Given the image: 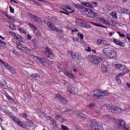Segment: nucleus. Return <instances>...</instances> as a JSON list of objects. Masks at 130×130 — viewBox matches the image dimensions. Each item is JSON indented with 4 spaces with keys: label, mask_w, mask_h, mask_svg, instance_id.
<instances>
[{
    "label": "nucleus",
    "mask_w": 130,
    "mask_h": 130,
    "mask_svg": "<svg viewBox=\"0 0 130 130\" xmlns=\"http://www.w3.org/2000/svg\"><path fill=\"white\" fill-rule=\"evenodd\" d=\"M103 53L110 58H116L117 52L112 48H104L103 49Z\"/></svg>",
    "instance_id": "f257e3e1"
},
{
    "label": "nucleus",
    "mask_w": 130,
    "mask_h": 130,
    "mask_svg": "<svg viewBox=\"0 0 130 130\" xmlns=\"http://www.w3.org/2000/svg\"><path fill=\"white\" fill-rule=\"evenodd\" d=\"M107 108L108 110L110 111V112L112 113H117L118 114H120V113H122V112H124L123 111V109H121V108L113 106L111 104H109L107 105Z\"/></svg>",
    "instance_id": "f03ea898"
},
{
    "label": "nucleus",
    "mask_w": 130,
    "mask_h": 130,
    "mask_svg": "<svg viewBox=\"0 0 130 130\" xmlns=\"http://www.w3.org/2000/svg\"><path fill=\"white\" fill-rule=\"evenodd\" d=\"M88 59L90 61L95 64L96 67H100L101 61H102L103 58L102 57H98L97 56H89Z\"/></svg>",
    "instance_id": "7ed1b4c3"
},
{
    "label": "nucleus",
    "mask_w": 130,
    "mask_h": 130,
    "mask_svg": "<svg viewBox=\"0 0 130 130\" xmlns=\"http://www.w3.org/2000/svg\"><path fill=\"white\" fill-rule=\"evenodd\" d=\"M34 59L36 60V61H39V62H40L42 64L45 66V67H47V66H49L52 63V61H50L46 58H40L37 56L34 57Z\"/></svg>",
    "instance_id": "20e7f679"
},
{
    "label": "nucleus",
    "mask_w": 130,
    "mask_h": 130,
    "mask_svg": "<svg viewBox=\"0 0 130 130\" xmlns=\"http://www.w3.org/2000/svg\"><path fill=\"white\" fill-rule=\"evenodd\" d=\"M118 127L120 129L130 130V127H126V123L122 119L118 120Z\"/></svg>",
    "instance_id": "39448f33"
},
{
    "label": "nucleus",
    "mask_w": 130,
    "mask_h": 130,
    "mask_svg": "<svg viewBox=\"0 0 130 130\" xmlns=\"http://www.w3.org/2000/svg\"><path fill=\"white\" fill-rule=\"evenodd\" d=\"M47 26L49 28V29H50L52 31H55L56 32H58L59 33H63V29L57 27L52 22H48L47 23Z\"/></svg>",
    "instance_id": "423d86ee"
},
{
    "label": "nucleus",
    "mask_w": 130,
    "mask_h": 130,
    "mask_svg": "<svg viewBox=\"0 0 130 130\" xmlns=\"http://www.w3.org/2000/svg\"><path fill=\"white\" fill-rule=\"evenodd\" d=\"M93 95L95 97H102V96H107L108 92L107 91H103L101 90H95L93 92Z\"/></svg>",
    "instance_id": "0eeeda50"
},
{
    "label": "nucleus",
    "mask_w": 130,
    "mask_h": 130,
    "mask_svg": "<svg viewBox=\"0 0 130 130\" xmlns=\"http://www.w3.org/2000/svg\"><path fill=\"white\" fill-rule=\"evenodd\" d=\"M17 47L18 49H19L20 50L22 51V52H23L24 53H26V54H28V53H29V52L31 51L30 49L24 46V45L21 43H19L18 45H17Z\"/></svg>",
    "instance_id": "6e6552de"
},
{
    "label": "nucleus",
    "mask_w": 130,
    "mask_h": 130,
    "mask_svg": "<svg viewBox=\"0 0 130 130\" xmlns=\"http://www.w3.org/2000/svg\"><path fill=\"white\" fill-rule=\"evenodd\" d=\"M115 68L124 73H128L129 72V70H127L125 65L118 63L115 64Z\"/></svg>",
    "instance_id": "1a4fd4ad"
},
{
    "label": "nucleus",
    "mask_w": 130,
    "mask_h": 130,
    "mask_svg": "<svg viewBox=\"0 0 130 130\" xmlns=\"http://www.w3.org/2000/svg\"><path fill=\"white\" fill-rule=\"evenodd\" d=\"M91 130H104L103 126L98 125L96 123L92 122L91 124Z\"/></svg>",
    "instance_id": "9d476101"
},
{
    "label": "nucleus",
    "mask_w": 130,
    "mask_h": 130,
    "mask_svg": "<svg viewBox=\"0 0 130 130\" xmlns=\"http://www.w3.org/2000/svg\"><path fill=\"white\" fill-rule=\"evenodd\" d=\"M68 55H71L74 59H76V60H80L81 58H82L81 55H80L79 53H75L73 54V52H68Z\"/></svg>",
    "instance_id": "9b49d317"
},
{
    "label": "nucleus",
    "mask_w": 130,
    "mask_h": 130,
    "mask_svg": "<svg viewBox=\"0 0 130 130\" xmlns=\"http://www.w3.org/2000/svg\"><path fill=\"white\" fill-rule=\"evenodd\" d=\"M29 17L30 18H31V19L34 20L35 22H37V23H38L39 24H41L42 23V21H41V18L37 17L36 15L30 14Z\"/></svg>",
    "instance_id": "f8f14e48"
},
{
    "label": "nucleus",
    "mask_w": 130,
    "mask_h": 130,
    "mask_svg": "<svg viewBox=\"0 0 130 130\" xmlns=\"http://www.w3.org/2000/svg\"><path fill=\"white\" fill-rule=\"evenodd\" d=\"M4 66L6 69H7V70L9 71V72H10V73H11V74H17V72L16 71V70H15L14 68L12 67V66H10V64H8V63H6L4 65Z\"/></svg>",
    "instance_id": "ddd939ff"
},
{
    "label": "nucleus",
    "mask_w": 130,
    "mask_h": 130,
    "mask_svg": "<svg viewBox=\"0 0 130 130\" xmlns=\"http://www.w3.org/2000/svg\"><path fill=\"white\" fill-rule=\"evenodd\" d=\"M45 55L47 57H50L51 58H53L54 57V55L52 53V52L48 48H46V52L45 53Z\"/></svg>",
    "instance_id": "4468645a"
},
{
    "label": "nucleus",
    "mask_w": 130,
    "mask_h": 130,
    "mask_svg": "<svg viewBox=\"0 0 130 130\" xmlns=\"http://www.w3.org/2000/svg\"><path fill=\"white\" fill-rule=\"evenodd\" d=\"M56 98L59 100V101L61 102V103H63V104H67V103H68V101H67L66 99L63 98V97H62L60 94H56Z\"/></svg>",
    "instance_id": "2eb2a0df"
},
{
    "label": "nucleus",
    "mask_w": 130,
    "mask_h": 130,
    "mask_svg": "<svg viewBox=\"0 0 130 130\" xmlns=\"http://www.w3.org/2000/svg\"><path fill=\"white\" fill-rule=\"evenodd\" d=\"M87 17H89L90 18H94V17H96L97 16V13L94 12L93 10L88 9L87 13Z\"/></svg>",
    "instance_id": "dca6fc26"
},
{
    "label": "nucleus",
    "mask_w": 130,
    "mask_h": 130,
    "mask_svg": "<svg viewBox=\"0 0 130 130\" xmlns=\"http://www.w3.org/2000/svg\"><path fill=\"white\" fill-rule=\"evenodd\" d=\"M12 34L14 36L15 39H16L18 41H20V42H24V38H23L21 36L17 35L15 32H12Z\"/></svg>",
    "instance_id": "f3484780"
},
{
    "label": "nucleus",
    "mask_w": 130,
    "mask_h": 130,
    "mask_svg": "<svg viewBox=\"0 0 130 130\" xmlns=\"http://www.w3.org/2000/svg\"><path fill=\"white\" fill-rule=\"evenodd\" d=\"M113 40L114 43H115V44H116V45H119V46H121V47H124V46H125L124 43L120 41L119 40L114 38Z\"/></svg>",
    "instance_id": "a211bd4d"
},
{
    "label": "nucleus",
    "mask_w": 130,
    "mask_h": 130,
    "mask_svg": "<svg viewBox=\"0 0 130 130\" xmlns=\"http://www.w3.org/2000/svg\"><path fill=\"white\" fill-rule=\"evenodd\" d=\"M47 119H50L51 121H52L53 125V129H56L57 128V125H56V121L54 120L51 117H49V116H46Z\"/></svg>",
    "instance_id": "6ab92c4d"
},
{
    "label": "nucleus",
    "mask_w": 130,
    "mask_h": 130,
    "mask_svg": "<svg viewBox=\"0 0 130 130\" xmlns=\"http://www.w3.org/2000/svg\"><path fill=\"white\" fill-rule=\"evenodd\" d=\"M67 91L69 93V94H73V93L75 92V87L72 86V85L69 84L68 86Z\"/></svg>",
    "instance_id": "aec40b11"
},
{
    "label": "nucleus",
    "mask_w": 130,
    "mask_h": 130,
    "mask_svg": "<svg viewBox=\"0 0 130 130\" xmlns=\"http://www.w3.org/2000/svg\"><path fill=\"white\" fill-rule=\"evenodd\" d=\"M102 22H103L105 24H106L107 25H112L115 22L113 20H110L109 21L105 20V19L101 18L100 19Z\"/></svg>",
    "instance_id": "412c9836"
},
{
    "label": "nucleus",
    "mask_w": 130,
    "mask_h": 130,
    "mask_svg": "<svg viewBox=\"0 0 130 130\" xmlns=\"http://www.w3.org/2000/svg\"><path fill=\"white\" fill-rule=\"evenodd\" d=\"M76 22L78 26H83V25L85 24V21H84V20L81 18L77 19Z\"/></svg>",
    "instance_id": "4be33fe9"
},
{
    "label": "nucleus",
    "mask_w": 130,
    "mask_h": 130,
    "mask_svg": "<svg viewBox=\"0 0 130 130\" xmlns=\"http://www.w3.org/2000/svg\"><path fill=\"white\" fill-rule=\"evenodd\" d=\"M31 43L35 48H38L39 45H38V42L36 39H33L31 41Z\"/></svg>",
    "instance_id": "5701e85b"
},
{
    "label": "nucleus",
    "mask_w": 130,
    "mask_h": 130,
    "mask_svg": "<svg viewBox=\"0 0 130 130\" xmlns=\"http://www.w3.org/2000/svg\"><path fill=\"white\" fill-rule=\"evenodd\" d=\"M88 10H89V9H87L82 6H81V7L80 9V11L81 13H82V14H84L85 15H87Z\"/></svg>",
    "instance_id": "b1692460"
},
{
    "label": "nucleus",
    "mask_w": 130,
    "mask_h": 130,
    "mask_svg": "<svg viewBox=\"0 0 130 130\" xmlns=\"http://www.w3.org/2000/svg\"><path fill=\"white\" fill-rule=\"evenodd\" d=\"M64 74L67 77L69 78V79H75V75H74L73 73L64 72Z\"/></svg>",
    "instance_id": "393cba45"
},
{
    "label": "nucleus",
    "mask_w": 130,
    "mask_h": 130,
    "mask_svg": "<svg viewBox=\"0 0 130 130\" xmlns=\"http://www.w3.org/2000/svg\"><path fill=\"white\" fill-rule=\"evenodd\" d=\"M17 124H18L19 126H21L23 128H26V127H27V125H26L25 124H24V123H23V122L21 121L20 120L17 122Z\"/></svg>",
    "instance_id": "a878e982"
},
{
    "label": "nucleus",
    "mask_w": 130,
    "mask_h": 130,
    "mask_svg": "<svg viewBox=\"0 0 130 130\" xmlns=\"http://www.w3.org/2000/svg\"><path fill=\"white\" fill-rule=\"evenodd\" d=\"M82 6H85V7H87L88 8H91V9H93V5L88 3L87 2H82Z\"/></svg>",
    "instance_id": "bb28decb"
},
{
    "label": "nucleus",
    "mask_w": 130,
    "mask_h": 130,
    "mask_svg": "<svg viewBox=\"0 0 130 130\" xmlns=\"http://www.w3.org/2000/svg\"><path fill=\"white\" fill-rule=\"evenodd\" d=\"M101 70L103 73H106L107 72V67L105 64H102L101 66Z\"/></svg>",
    "instance_id": "cd10ccee"
},
{
    "label": "nucleus",
    "mask_w": 130,
    "mask_h": 130,
    "mask_svg": "<svg viewBox=\"0 0 130 130\" xmlns=\"http://www.w3.org/2000/svg\"><path fill=\"white\" fill-rule=\"evenodd\" d=\"M125 108L123 109L124 112H128L130 111V104L125 106Z\"/></svg>",
    "instance_id": "c85d7f7f"
},
{
    "label": "nucleus",
    "mask_w": 130,
    "mask_h": 130,
    "mask_svg": "<svg viewBox=\"0 0 130 130\" xmlns=\"http://www.w3.org/2000/svg\"><path fill=\"white\" fill-rule=\"evenodd\" d=\"M31 78H34V79H37V78H39V75L37 74H31L30 75Z\"/></svg>",
    "instance_id": "c756f323"
},
{
    "label": "nucleus",
    "mask_w": 130,
    "mask_h": 130,
    "mask_svg": "<svg viewBox=\"0 0 130 130\" xmlns=\"http://www.w3.org/2000/svg\"><path fill=\"white\" fill-rule=\"evenodd\" d=\"M12 119L13 120V121H15V122H16V123H18V121L20 120L18 118L15 116H12Z\"/></svg>",
    "instance_id": "7c9ffc66"
},
{
    "label": "nucleus",
    "mask_w": 130,
    "mask_h": 130,
    "mask_svg": "<svg viewBox=\"0 0 130 130\" xmlns=\"http://www.w3.org/2000/svg\"><path fill=\"white\" fill-rule=\"evenodd\" d=\"M102 44H103V45H104L105 46H110V44H108V43H107V41H103Z\"/></svg>",
    "instance_id": "2f4dec72"
},
{
    "label": "nucleus",
    "mask_w": 130,
    "mask_h": 130,
    "mask_svg": "<svg viewBox=\"0 0 130 130\" xmlns=\"http://www.w3.org/2000/svg\"><path fill=\"white\" fill-rule=\"evenodd\" d=\"M105 118L106 119H108V120H111V119H113L112 117L107 115H105Z\"/></svg>",
    "instance_id": "473e14b6"
},
{
    "label": "nucleus",
    "mask_w": 130,
    "mask_h": 130,
    "mask_svg": "<svg viewBox=\"0 0 130 130\" xmlns=\"http://www.w3.org/2000/svg\"><path fill=\"white\" fill-rule=\"evenodd\" d=\"M27 126H32L33 125V122L28 121L26 123Z\"/></svg>",
    "instance_id": "72a5a7b5"
},
{
    "label": "nucleus",
    "mask_w": 130,
    "mask_h": 130,
    "mask_svg": "<svg viewBox=\"0 0 130 130\" xmlns=\"http://www.w3.org/2000/svg\"><path fill=\"white\" fill-rule=\"evenodd\" d=\"M9 28L12 30H16V26L13 24L9 25Z\"/></svg>",
    "instance_id": "f704fd0d"
},
{
    "label": "nucleus",
    "mask_w": 130,
    "mask_h": 130,
    "mask_svg": "<svg viewBox=\"0 0 130 130\" xmlns=\"http://www.w3.org/2000/svg\"><path fill=\"white\" fill-rule=\"evenodd\" d=\"M77 35L78 37H79V38H80L82 40L84 39V35L78 33Z\"/></svg>",
    "instance_id": "c9c22d12"
},
{
    "label": "nucleus",
    "mask_w": 130,
    "mask_h": 130,
    "mask_svg": "<svg viewBox=\"0 0 130 130\" xmlns=\"http://www.w3.org/2000/svg\"><path fill=\"white\" fill-rule=\"evenodd\" d=\"M90 23H91V24H92V25L97 26V27H101L102 28H103V25H102V24H99L95 23L93 22H90Z\"/></svg>",
    "instance_id": "e433bc0d"
},
{
    "label": "nucleus",
    "mask_w": 130,
    "mask_h": 130,
    "mask_svg": "<svg viewBox=\"0 0 130 130\" xmlns=\"http://www.w3.org/2000/svg\"><path fill=\"white\" fill-rule=\"evenodd\" d=\"M117 34L120 36V37H123V38H124L125 37V35L124 34H122L120 33L119 31H117Z\"/></svg>",
    "instance_id": "4c0bfd02"
},
{
    "label": "nucleus",
    "mask_w": 130,
    "mask_h": 130,
    "mask_svg": "<svg viewBox=\"0 0 130 130\" xmlns=\"http://www.w3.org/2000/svg\"><path fill=\"white\" fill-rule=\"evenodd\" d=\"M61 128H62L63 130H70V129H69V128L68 127V126H64V125H62L61 126Z\"/></svg>",
    "instance_id": "58836bf2"
},
{
    "label": "nucleus",
    "mask_w": 130,
    "mask_h": 130,
    "mask_svg": "<svg viewBox=\"0 0 130 130\" xmlns=\"http://www.w3.org/2000/svg\"><path fill=\"white\" fill-rule=\"evenodd\" d=\"M8 19L11 21V22H15V18L11 16H9V17H8Z\"/></svg>",
    "instance_id": "ea45409f"
},
{
    "label": "nucleus",
    "mask_w": 130,
    "mask_h": 130,
    "mask_svg": "<svg viewBox=\"0 0 130 130\" xmlns=\"http://www.w3.org/2000/svg\"><path fill=\"white\" fill-rule=\"evenodd\" d=\"M9 8H10V11L11 13H12V14H14L15 13V9H14V8H13L12 6H10Z\"/></svg>",
    "instance_id": "a19ab883"
},
{
    "label": "nucleus",
    "mask_w": 130,
    "mask_h": 130,
    "mask_svg": "<svg viewBox=\"0 0 130 130\" xmlns=\"http://www.w3.org/2000/svg\"><path fill=\"white\" fill-rule=\"evenodd\" d=\"M126 74V72H123L122 73H120L119 75H117V78H119V77H121V76H123L124 75H125Z\"/></svg>",
    "instance_id": "79ce46f5"
},
{
    "label": "nucleus",
    "mask_w": 130,
    "mask_h": 130,
    "mask_svg": "<svg viewBox=\"0 0 130 130\" xmlns=\"http://www.w3.org/2000/svg\"><path fill=\"white\" fill-rule=\"evenodd\" d=\"M74 6L75 8H76L77 9H81L82 6L81 5H78V4H74Z\"/></svg>",
    "instance_id": "37998d69"
},
{
    "label": "nucleus",
    "mask_w": 130,
    "mask_h": 130,
    "mask_svg": "<svg viewBox=\"0 0 130 130\" xmlns=\"http://www.w3.org/2000/svg\"><path fill=\"white\" fill-rule=\"evenodd\" d=\"M116 82L118 83V84H121V80L120 79H119V77H116Z\"/></svg>",
    "instance_id": "c03bdc74"
},
{
    "label": "nucleus",
    "mask_w": 130,
    "mask_h": 130,
    "mask_svg": "<svg viewBox=\"0 0 130 130\" xmlns=\"http://www.w3.org/2000/svg\"><path fill=\"white\" fill-rule=\"evenodd\" d=\"M55 119H61V120H63V118L60 117V116L56 115L55 116Z\"/></svg>",
    "instance_id": "a18cd8bd"
},
{
    "label": "nucleus",
    "mask_w": 130,
    "mask_h": 130,
    "mask_svg": "<svg viewBox=\"0 0 130 130\" xmlns=\"http://www.w3.org/2000/svg\"><path fill=\"white\" fill-rule=\"evenodd\" d=\"M111 15L113 18H116V13L112 12L111 13Z\"/></svg>",
    "instance_id": "49530a36"
},
{
    "label": "nucleus",
    "mask_w": 130,
    "mask_h": 130,
    "mask_svg": "<svg viewBox=\"0 0 130 130\" xmlns=\"http://www.w3.org/2000/svg\"><path fill=\"white\" fill-rule=\"evenodd\" d=\"M2 83L1 84L3 85V86H6V85H7V82H6V80H3L2 81Z\"/></svg>",
    "instance_id": "de8ad7c7"
},
{
    "label": "nucleus",
    "mask_w": 130,
    "mask_h": 130,
    "mask_svg": "<svg viewBox=\"0 0 130 130\" xmlns=\"http://www.w3.org/2000/svg\"><path fill=\"white\" fill-rule=\"evenodd\" d=\"M21 117H23V118H26V117H27V114H21Z\"/></svg>",
    "instance_id": "09e8293b"
},
{
    "label": "nucleus",
    "mask_w": 130,
    "mask_h": 130,
    "mask_svg": "<svg viewBox=\"0 0 130 130\" xmlns=\"http://www.w3.org/2000/svg\"><path fill=\"white\" fill-rule=\"evenodd\" d=\"M35 33H36V35L38 37H40L41 36V32H36V31H35Z\"/></svg>",
    "instance_id": "8fccbe9b"
},
{
    "label": "nucleus",
    "mask_w": 130,
    "mask_h": 130,
    "mask_svg": "<svg viewBox=\"0 0 130 130\" xmlns=\"http://www.w3.org/2000/svg\"><path fill=\"white\" fill-rule=\"evenodd\" d=\"M125 14H127V15H130V9H126V12Z\"/></svg>",
    "instance_id": "3c124183"
},
{
    "label": "nucleus",
    "mask_w": 130,
    "mask_h": 130,
    "mask_svg": "<svg viewBox=\"0 0 130 130\" xmlns=\"http://www.w3.org/2000/svg\"><path fill=\"white\" fill-rule=\"evenodd\" d=\"M27 38L28 40H31V39H32V37L30 36V35L28 34L27 35Z\"/></svg>",
    "instance_id": "603ef678"
},
{
    "label": "nucleus",
    "mask_w": 130,
    "mask_h": 130,
    "mask_svg": "<svg viewBox=\"0 0 130 130\" xmlns=\"http://www.w3.org/2000/svg\"><path fill=\"white\" fill-rule=\"evenodd\" d=\"M19 31H20L21 33H26V32H25V30H24V29H22V28H18Z\"/></svg>",
    "instance_id": "864d4df0"
},
{
    "label": "nucleus",
    "mask_w": 130,
    "mask_h": 130,
    "mask_svg": "<svg viewBox=\"0 0 130 130\" xmlns=\"http://www.w3.org/2000/svg\"><path fill=\"white\" fill-rule=\"evenodd\" d=\"M95 106V105L94 104H90L89 105V108H93Z\"/></svg>",
    "instance_id": "5fc2aeb1"
},
{
    "label": "nucleus",
    "mask_w": 130,
    "mask_h": 130,
    "mask_svg": "<svg viewBox=\"0 0 130 130\" xmlns=\"http://www.w3.org/2000/svg\"><path fill=\"white\" fill-rule=\"evenodd\" d=\"M103 41H102V40H98V41H97V43L98 44H102V42H103Z\"/></svg>",
    "instance_id": "6e6d98bb"
},
{
    "label": "nucleus",
    "mask_w": 130,
    "mask_h": 130,
    "mask_svg": "<svg viewBox=\"0 0 130 130\" xmlns=\"http://www.w3.org/2000/svg\"><path fill=\"white\" fill-rule=\"evenodd\" d=\"M125 12H126V9L125 8L122 9V13L123 14H125Z\"/></svg>",
    "instance_id": "4d7b16f0"
},
{
    "label": "nucleus",
    "mask_w": 130,
    "mask_h": 130,
    "mask_svg": "<svg viewBox=\"0 0 130 130\" xmlns=\"http://www.w3.org/2000/svg\"><path fill=\"white\" fill-rule=\"evenodd\" d=\"M72 39H73V40H74V41H78V40H79V39L76 38V37H73L72 38Z\"/></svg>",
    "instance_id": "13d9d810"
},
{
    "label": "nucleus",
    "mask_w": 130,
    "mask_h": 130,
    "mask_svg": "<svg viewBox=\"0 0 130 130\" xmlns=\"http://www.w3.org/2000/svg\"><path fill=\"white\" fill-rule=\"evenodd\" d=\"M11 109H12V110H14V111H18V109H17V108H15L14 107H11Z\"/></svg>",
    "instance_id": "bf43d9fd"
},
{
    "label": "nucleus",
    "mask_w": 130,
    "mask_h": 130,
    "mask_svg": "<svg viewBox=\"0 0 130 130\" xmlns=\"http://www.w3.org/2000/svg\"><path fill=\"white\" fill-rule=\"evenodd\" d=\"M32 28L34 30V33H35V31L37 30V28H36V26H35V25H34V26Z\"/></svg>",
    "instance_id": "052dcab7"
},
{
    "label": "nucleus",
    "mask_w": 130,
    "mask_h": 130,
    "mask_svg": "<svg viewBox=\"0 0 130 130\" xmlns=\"http://www.w3.org/2000/svg\"><path fill=\"white\" fill-rule=\"evenodd\" d=\"M4 16H5V17H7V18H8L10 16L8 15V13L7 12H4Z\"/></svg>",
    "instance_id": "680f3d73"
},
{
    "label": "nucleus",
    "mask_w": 130,
    "mask_h": 130,
    "mask_svg": "<svg viewBox=\"0 0 130 130\" xmlns=\"http://www.w3.org/2000/svg\"><path fill=\"white\" fill-rule=\"evenodd\" d=\"M129 35L127 34L126 36V39H128V41H130V37H129Z\"/></svg>",
    "instance_id": "e2e57ef3"
},
{
    "label": "nucleus",
    "mask_w": 130,
    "mask_h": 130,
    "mask_svg": "<svg viewBox=\"0 0 130 130\" xmlns=\"http://www.w3.org/2000/svg\"><path fill=\"white\" fill-rule=\"evenodd\" d=\"M85 28H91V25H89V24H86L85 25Z\"/></svg>",
    "instance_id": "0e129e2a"
},
{
    "label": "nucleus",
    "mask_w": 130,
    "mask_h": 130,
    "mask_svg": "<svg viewBox=\"0 0 130 130\" xmlns=\"http://www.w3.org/2000/svg\"><path fill=\"white\" fill-rule=\"evenodd\" d=\"M87 51H88V52L91 51V47H88L87 49H86Z\"/></svg>",
    "instance_id": "69168bd1"
},
{
    "label": "nucleus",
    "mask_w": 130,
    "mask_h": 130,
    "mask_svg": "<svg viewBox=\"0 0 130 130\" xmlns=\"http://www.w3.org/2000/svg\"><path fill=\"white\" fill-rule=\"evenodd\" d=\"M7 98H8V99H9V100H13V99H12V97H11L10 95L7 96Z\"/></svg>",
    "instance_id": "338daca9"
},
{
    "label": "nucleus",
    "mask_w": 130,
    "mask_h": 130,
    "mask_svg": "<svg viewBox=\"0 0 130 130\" xmlns=\"http://www.w3.org/2000/svg\"><path fill=\"white\" fill-rule=\"evenodd\" d=\"M126 86L128 88H130V83H127Z\"/></svg>",
    "instance_id": "774afa93"
}]
</instances>
